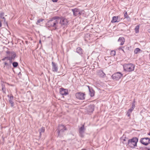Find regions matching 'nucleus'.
Listing matches in <instances>:
<instances>
[{
    "label": "nucleus",
    "instance_id": "f257e3e1",
    "mask_svg": "<svg viewBox=\"0 0 150 150\" xmlns=\"http://www.w3.org/2000/svg\"><path fill=\"white\" fill-rule=\"evenodd\" d=\"M58 18H59V17L56 16L50 19L46 23L47 26L49 27L53 28L54 30L58 29V24L59 22Z\"/></svg>",
    "mask_w": 150,
    "mask_h": 150
},
{
    "label": "nucleus",
    "instance_id": "f03ea898",
    "mask_svg": "<svg viewBox=\"0 0 150 150\" xmlns=\"http://www.w3.org/2000/svg\"><path fill=\"white\" fill-rule=\"evenodd\" d=\"M6 56L2 59L1 60L4 61L7 59L9 61V64H12V60L15 59L16 56V52L13 51L7 50L6 51Z\"/></svg>",
    "mask_w": 150,
    "mask_h": 150
},
{
    "label": "nucleus",
    "instance_id": "7ed1b4c3",
    "mask_svg": "<svg viewBox=\"0 0 150 150\" xmlns=\"http://www.w3.org/2000/svg\"><path fill=\"white\" fill-rule=\"evenodd\" d=\"M138 141V138L137 137H133L132 139H129L128 142L124 143V144L126 146L131 147L132 149L134 148L137 146V143Z\"/></svg>",
    "mask_w": 150,
    "mask_h": 150
},
{
    "label": "nucleus",
    "instance_id": "20e7f679",
    "mask_svg": "<svg viewBox=\"0 0 150 150\" xmlns=\"http://www.w3.org/2000/svg\"><path fill=\"white\" fill-rule=\"evenodd\" d=\"M67 129L65 126L62 125H59L56 132L58 133L57 137H61Z\"/></svg>",
    "mask_w": 150,
    "mask_h": 150
},
{
    "label": "nucleus",
    "instance_id": "39448f33",
    "mask_svg": "<svg viewBox=\"0 0 150 150\" xmlns=\"http://www.w3.org/2000/svg\"><path fill=\"white\" fill-rule=\"evenodd\" d=\"M123 67L125 71L131 72L134 71L135 66L132 63H129L124 64Z\"/></svg>",
    "mask_w": 150,
    "mask_h": 150
},
{
    "label": "nucleus",
    "instance_id": "423d86ee",
    "mask_svg": "<svg viewBox=\"0 0 150 150\" xmlns=\"http://www.w3.org/2000/svg\"><path fill=\"white\" fill-rule=\"evenodd\" d=\"M58 20L59 21V23L62 26L65 27L66 26L69 22L68 20L65 18L63 17H59Z\"/></svg>",
    "mask_w": 150,
    "mask_h": 150
},
{
    "label": "nucleus",
    "instance_id": "0eeeda50",
    "mask_svg": "<svg viewBox=\"0 0 150 150\" xmlns=\"http://www.w3.org/2000/svg\"><path fill=\"white\" fill-rule=\"evenodd\" d=\"M139 142L143 145L146 146L150 144V138L148 137L141 138Z\"/></svg>",
    "mask_w": 150,
    "mask_h": 150
},
{
    "label": "nucleus",
    "instance_id": "6e6552de",
    "mask_svg": "<svg viewBox=\"0 0 150 150\" xmlns=\"http://www.w3.org/2000/svg\"><path fill=\"white\" fill-rule=\"evenodd\" d=\"M122 76V74L121 72H118L112 74L111 76V78L113 80L118 81Z\"/></svg>",
    "mask_w": 150,
    "mask_h": 150
},
{
    "label": "nucleus",
    "instance_id": "1a4fd4ad",
    "mask_svg": "<svg viewBox=\"0 0 150 150\" xmlns=\"http://www.w3.org/2000/svg\"><path fill=\"white\" fill-rule=\"evenodd\" d=\"M75 52L81 57L84 58V53L83 50L80 47H78L76 48Z\"/></svg>",
    "mask_w": 150,
    "mask_h": 150
},
{
    "label": "nucleus",
    "instance_id": "9d476101",
    "mask_svg": "<svg viewBox=\"0 0 150 150\" xmlns=\"http://www.w3.org/2000/svg\"><path fill=\"white\" fill-rule=\"evenodd\" d=\"M85 94L84 93L79 92L75 94L76 98L79 100H84L85 98Z\"/></svg>",
    "mask_w": 150,
    "mask_h": 150
},
{
    "label": "nucleus",
    "instance_id": "9b49d317",
    "mask_svg": "<svg viewBox=\"0 0 150 150\" xmlns=\"http://www.w3.org/2000/svg\"><path fill=\"white\" fill-rule=\"evenodd\" d=\"M86 129L84 128V125H83L81 127L79 128V136L81 137H83L84 136V133Z\"/></svg>",
    "mask_w": 150,
    "mask_h": 150
},
{
    "label": "nucleus",
    "instance_id": "f8f14e48",
    "mask_svg": "<svg viewBox=\"0 0 150 150\" xmlns=\"http://www.w3.org/2000/svg\"><path fill=\"white\" fill-rule=\"evenodd\" d=\"M59 93L62 96L66 95L68 94L67 90L63 88H60Z\"/></svg>",
    "mask_w": 150,
    "mask_h": 150
},
{
    "label": "nucleus",
    "instance_id": "ddd939ff",
    "mask_svg": "<svg viewBox=\"0 0 150 150\" xmlns=\"http://www.w3.org/2000/svg\"><path fill=\"white\" fill-rule=\"evenodd\" d=\"M8 97H9L8 100L10 104H11L10 106L11 107H13L14 105V103L13 101V96L12 95H11V96H10L9 95H8Z\"/></svg>",
    "mask_w": 150,
    "mask_h": 150
},
{
    "label": "nucleus",
    "instance_id": "4468645a",
    "mask_svg": "<svg viewBox=\"0 0 150 150\" xmlns=\"http://www.w3.org/2000/svg\"><path fill=\"white\" fill-rule=\"evenodd\" d=\"M52 70L53 72H57L58 70L57 65V63L52 62Z\"/></svg>",
    "mask_w": 150,
    "mask_h": 150
},
{
    "label": "nucleus",
    "instance_id": "2eb2a0df",
    "mask_svg": "<svg viewBox=\"0 0 150 150\" xmlns=\"http://www.w3.org/2000/svg\"><path fill=\"white\" fill-rule=\"evenodd\" d=\"M89 91V94L91 97H93L95 95V91L91 87L88 86Z\"/></svg>",
    "mask_w": 150,
    "mask_h": 150
},
{
    "label": "nucleus",
    "instance_id": "dca6fc26",
    "mask_svg": "<svg viewBox=\"0 0 150 150\" xmlns=\"http://www.w3.org/2000/svg\"><path fill=\"white\" fill-rule=\"evenodd\" d=\"M94 110V106L93 105H90L87 108V111L89 113H92Z\"/></svg>",
    "mask_w": 150,
    "mask_h": 150
},
{
    "label": "nucleus",
    "instance_id": "f3484780",
    "mask_svg": "<svg viewBox=\"0 0 150 150\" xmlns=\"http://www.w3.org/2000/svg\"><path fill=\"white\" fill-rule=\"evenodd\" d=\"M79 10V9L77 8L71 9V11L73 12V15L74 16H78V12Z\"/></svg>",
    "mask_w": 150,
    "mask_h": 150
},
{
    "label": "nucleus",
    "instance_id": "a211bd4d",
    "mask_svg": "<svg viewBox=\"0 0 150 150\" xmlns=\"http://www.w3.org/2000/svg\"><path fill=\"white\" fill-rule=\"evenodd\" d=\"M98 74L99 76L101 78H104L106 75L103 71L101 70H100L98 71Z\"/></svg>",
    "mask_w": 150,
    "mask_h": 150
},
{
    "label": "nucleus",
    "instance_id": "6ab92c4d",
    "mask_svg": "<svg viewBox=\"0 0 150 150\" xmlns=\"http://www.w3.org/2000/svg\"><path fill=\"white\" fill-rule=\"evenodd\" d=\"M121 139L123 141L122 142L124 144V143L126 142H128L129 139L127 137H126V136L123 135L122 136L121 138Z\"/></svg>",
    "mask_w": 150,
    "mask_h": 150
},
{
    "label": "nucleus",
    "instance_id": "aec40b11",
    "mask_svg": "<svg viewBox=\"0 0 150 150\" xmlns=\"http://www.w3.org/2000/svg\"><path fill=\"white\" fill-rule=\"evenodd\" d=\"M120 20L118 19V16H113L112 18V19L111 22L112 23L118 22Z\"/></svg>",
    "mask_w": 150,
    "mask_h": 150
},
{
    "label": "nucleus",
    "instance_id": "412c9836",
    "mask_svg": "<svg viewBox=\"0 0 150 150\" xmlns=\"http://www.w3.org/2000/svg\"><path fill=\"white\" fill-rule=\"evenodd\" d=\"M118 41L120 42V45H122L124 44L125 42V38L123 37H120L118 40Z\"/></svg>",
    "mask_w": 150,
    "mask_h": 150
},
{
    "label": "nucleus",
    "instance_id": "4be33fe9",
    "mask_svg": "<svg viewBox=\"0 0 150 150\" xmlns=\"http://www.w3.org/2000/svg\"><path fill=\"white\" fill-rule=\"evenodd\" d=\"M124 16L125 18H126L127 21H129L130 20V18L129 17L127 13L126 12L124 14Z\"/></svg>",
    "mask_w": 150,
    "mask_h": 150
},
{
    "label": "nucleus",
    "instance_id": "5701e85b",
    "mask_svg": "<svg viewBox=\"0 0 150 150\" xmlns=\"http://www.w3.org/2000/svg\"><path fill=\"white\" fill-rule=\"evenodd\" d=\"M139 25H137L135 28H134V30L135 33H138L139 32Z\"/></svg>",
    "mask_w": 150,
    "mask_h": 150
},
{
    "label": "nucleus",
    "instance_id": "b1692460",
    "mask_svg": "<svg viewBox=\"0 0 150 150\" xmlns=\"http://www.w3.org/2000/svg\"><path fill=\"white\" fill-rule=\"evenodd\" d=\"M142 50L138 48H136L134 51V52L135 54H137L140 51H141Z\"/></svg>",
    "mask_w": 150,
    "mask_h": 150
},
{
    "label": "nucleus",
    "instance_id": "393cba45",
    "mask_svg": "<svg viewBox=\"0 0 150 150\" xmlns=\"http://www.w3.org/2000/svg\"><path fill=\"white\" fill-rule=\"evenodd\" d=\"M12 65L13 67L16 68L18 66V63L17 62H13L12 63Z\"/></svg>",
    "mask_w": 150,
    "mask_h": 150
},
{
    "label": "nucleus",
    "instance_id": "a878e982",
    "mask_svg": "<svg viewBox=\"0 0 150 150\" xmlns=\"http://www.w3.org/2000/svg\"><path fill=\"white\" fill-rule=\"evenodd\" d=\"M2 91L4 93H6V88L5 85H2Z\"/></svg>",
    "mask_w": 150,
    "mask_h": 150
},
{
    "label": "nucleus",
    "instance_id": "bb28decb",
    "mask_svg": "<svg viewBox=\"0 0 150 150\" xmlns=\"http://www.w3.org/2000/svg\"><path fill=\"white\" fill-rule=\"evenodd\" d=\"M2 19H4V23H3L5 25H6L8 27V24L7 21L6 20V18L4 17H3Z\"/></svg>",
    "mask_w": 150,
    "mask_h": 150
},
{
    "label": "nucleus",
    "instance_id": "cd10ccee",
    "mask_svg": "<svg viewBox=\"0 0 150 150\" xmlns=\"http://www.w3.org/2000/svg\"><path fill=\"white\" fill-rule=\"evenodd\" d=\"M44 19L42 18H40L36 22V24H38L39 23H40L41 22H42L43 20Z\"/></svg>",
    "mask_w": 150,
    "mask_h": 150
},
{
    "label": "nucleus",
    "instance_id": "c85d7f7f",
    "mask_svg": "<svg viewBox=\"0 0 150 150\" xmlns=\"http://www.w3.org/2000/svg\"><path fill=\"white\" fill-rule=\"evenodd\" d=\"M39 132H44L45 131V127H42V128L39 130Z\"/></svg>",
    "mask_w": 150,
    "mask_h": 150
},
{
    "label": "nucleus",
    "instance_id": "c756f323",
    "mask_svg": "<svg viewBox=\"0 0 150 150\" xmlns=\"http://www.w3.org/2000/svg\"><path fill=\"white\" fill-rule=\"evenodd\" d=\"M116 52L115 50H112L111 51L110 55L111 56H114L115 55Z\"/></svg>",
    "mask_w": 150,
    "mask_h": 150
},
{
    "label": "nucleus",
    "instance_id": "7c9ffc66",
    "mask_svg": "<svg viewBox=\"0 0 150 150\" xmlns=\"http://www.w3.org/2000/svg\"><path fill=\"white\" fill-rule=\"evenodd\" d=\"M143 150H150V146L148 147H144L143 148Z\"/></svg>",
    "mask_w": 150,
    "mask_h": 150
},
{
    "label": "nucleus",
    "instance_id": "2f4dec72",
    "mask_svg": "<svg viewBox=\"0 0 150 150\" xmlns=\"http://www.w3.org/2000/svg\"><path fill=\"white\" fill-rule=\"evenodd\" d=\"M4 12H2L0 13V18H2L3 17H4Z\"/></svg>",
    "mask_w": 150,
    "mask_h": 150
},
{
    "label": "nucleus",
    "instance_id": "473e14b6",
    "mask_svg": "<svg viewBox=\"0 0 150 150\" xmlns=\"http://www.w3.org/2000/svg\"><path fill=\"white\" fill-rule=\"evenodd\" d=\"M129 47L128 46H125V48L124 50L125 52H126L127 51L129 50Z\"/></svg>",
    "mask_w": 150,
    "mask_h": 150
},
{
    "label": "nucleus",
    "instance_id": "72a5a7b5",
    "mask_svg": "<svg viewBox=\"0 0 150 150\" xmlns=\"http://www.w3.org/2000/svg\"><path fill=\"white\" fill-rule=\"evenodd\" d=\"M11 67V64H8V65H7L6 66V69H9Z\"/></svg>",
    "mask_w": 150,
    "mask_h": 150
},
{
    "label": "nucleus",
    "instance_id": "f704fd0d",
    "mask_svg": "<svg viewBox=\"0 0 150 150\" xmlns=\"http://www.w3.org/2000/svg\"><path fill=\"white\" fill-rule=\"evenodd\" d=\"M118 50H122L123 52H124V53H125V51L124 50V49H123L122 48V47H119L118 49Z\"/></svg>",
    "mask_w": 150,
    "mask_h": 150
},
{
    "label": "nucleus",
    "instance_id": "c9c22d12",
    "mask_svg": "<svg viewBox=\"0 0 150 150\" xmlns=\"http://www.w3.org/2000/svg\"><path fill=\"white\" fill-rule=\"evenodd\" d=\"M133 110H134L133 109H132V108H131L130 109H129L128 110L127 112H129V113H131L132 112V111Z\"/></svg>",
    "mask_w": 150,
    "mask_h": 150
},
{
    "label": "nucleus",
    "instance_id": "e433bc0d",
    "mask_svg": "<svg viewBox=\"0 0 150 150\" xmlns=\"http://www.w3.org/2000/svg\"><path fill=\"white\" fill-rule=\"evenodd\" d=\"M90 35L89 34H86L85 35V37L86 38H90L91 36H90Z\"/></svg>",
    "mask_w": 150,
    "mask_h": 150
},
{
    "label": "nucleus",
    "instance_id": "4c0bfd02",
    "mask_svg": "<svg viewBox=\"0 0 150 150\" xmlns=\"http://www.w3.org/2000/svg\"><path fill=\"white\" fill-rule=\"evenodd\" d=\"M4 69H5V66H6L7 65H8V63H7L6 62H4Z\"/></svg>",
    "mask_w": 150,
    "mask_h": 150
},
{
    "label": "nucleus",
    "instance_id": "58836bf2",
    "mask_svg": "<svg viewBox=\"0 0 150 150\" xmlns=\"http://www.w3.org/2000/svg\"><path fill=\"white\" fill-rule=\"evenodd\" d=\"M82 13V11H80V10H79V12H78V16H79L81 15Z\"/></svg>",
    "mask_w": 150,
    "mask_h": 150
},
{
    "label": "nucleus",
    "instance_id": "ea45409f",
    "mask_svg": "<svg viewBox=\"0 0 150 150\" xmlns=\"http://www.w3.org/2000/svg\"><path fill=\"white\" fill-rule=\"evenodd\" d=\"M135 104H132V106L131 107V108L134 109L135 108Z\"/></svg>",
    "mask_w": 150,
    "mask_h": 150
},
{
    "label": "nucleus",
    "instance_id": "a19ab883",
    "mask_svg": "<svg viewBox=\"0 0 150 150\" xmlns=\"http://www.w3.org/2000/svg\"><path fill=\"white\" fill-rule=\"evenodd\" d=\"M131 113H129V112H127V113L126 114V115L128 117H129L130 116V114H131Z\"/></svg>",
    "mask_w": 150,
    "mask_h": 150
},
{
    "label": "nucleus",
    "instance_id": "79ce46f5",
    "mask_svg": "<svg viewBox=\"0 0 150 150\" xmlns=\"http://www.w3.org/2000/svg\"><path fill=\"white\" fill-rule=\"evenodd\" d=\"M18 76H19V77H21V76H22V74L20 72H19V73H18Z\"/></svg>",
    "mask_w": 150,
    "mask_h": 150
},
{
    "label": "nucleus",
    "instance_id": "37998d69",
    "mask_svg": "<svg viewBox=\"0 0 150 150\" xmlns=\"http://www.w3.org/2000/svg\"><path fill=\"white\" fill-rule=\"evenodd\" d=\"M58 0H52V1L53 2H57Z\"/></svg>",
    "mask_w": 150,
    "mask_h": 150
},
{
    "label": "nucleus",
    "instance_id": "c03bdc74",
    "mask_svg": "<svg viewBox=\"0 0 150 150\" xmlns=\"http://www.w3.org/2000/svg\"><path fill=\"white\" fill-rule=\"evenodd\" d=\"M2 26V23L1 21L0 20V27Z\"/></svg>",
    "mask_w": 150,
    "mask_h": 150
},
{
    "label": "nucleus",
    "instance_id": "a18cd8bd",
    "mask_svg": "<svg viewBox=\"0 0 150 150\" xmlns=\"http://www.w3.org/2000/svg\"><path fill=\"white\" fill-rule=\"evenodd\" d=\"M135 99H134L132 104H135Z\"/></svg>",
    "mask_w": 150,
    "mask_h": 150
},
{
    "label": "nucleus",
    "instance_id": "49530a36",
    "mask_svg": "<svg viewBox=\"0 0 150 150\" xmlns=\"http://www.w3.org/2000/svg\"><path fill=\"white\" fill-rule=\"evenodd\" d=\"M39 133H40L39 137H40L41 135V132H39Z\"/></svg>",
    "mask_w": 150,
    "mask_h": 150
},
{
    "label": "nucleus",
    "instance_id": "de8ad7c7",
    "mask_svg": "<svg viewBox=\"0 0 150 150\" xmlns=\"http://www.w3.org/2000/svg\"><path fill=\"white\" fill-rule=\"evenodd\" d=\"M39 43L40 44H41V40H40L39 41Z\"/></svg>",
    "mask_w": 150,
    "mask_h": 150
},
{
    "label": "nucleus",
    "instance_id": "09e8293b",
    "mask_svg": "<svg viewBox=\"0 0 150 150\" xmlns=\"http://www.w3.org/2000/svg\"><path fill=\"white\" fill-rule=\"evenodd\" d=\"M125 46H122V47H122V49H123V48H124V49H125Z\"/></svg>",
    "mask_w": 150,
    "mask_h": 150
},
{
    "label": "nucleus",
    "instance_id": "8fccbe9b",
    "mask_svg": "<svg viewBox=\"0 0 150 150\" xmlns=\"http://www.w3.org/2000/svg\"><path fill=\"white\" fill-rule=\"evenodd\" d=\"M148 135L150 136V132L149 133H148Z\"/></svg>",
    "mask_w": 150,
    "mask_h": 150
},
{
    "label": "nucleus",
    "instance_id": "3c124183",
    "mask_svg": "<svg viewBox=\"0 0 150 150\" xmlns=\"http://www.w3.org/2000/svg\"><path fill=\"white\" fill-rule=\"evenodd\" d=\"M149 32L150 33V29L149 30Z\"/></svg>",
    "mask_w": 150,
    "mask_h": 150
}]
</instances>
